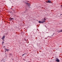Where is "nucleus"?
Instances as JSON below:
<instances>
[{
    "mask_svg": "<svg viewBox=\"0 0 62 62\" xmlns=\"http://www.w3.org/2000/svg\"><path fill=\"white\" fill-rule=\"evenodd\" d=\"M45 20H46V19L44 18V19H42V21H42V22H44H44L46 21Z\"/></svg>",
    "mask_w": 62,
    "mask_h": 62,
    "instance_id": "nucleus-1",
    "label": "nucleus"
},
{
    "mask_svg": "<svg viewBox=\"0 0 62 62\" xmlns=\"http://www.w3.org/2000/svg\"><path fill=\"white\" fill-rule=\"evenodd\" d=\"M56 61H57V62H60V61L58 59H56Z\"/></svg>",
    "mask_w": 62,
    "mask_h": 62,
    "instance_id": "nucleus-2",
    "label": "nucleus"
},
{
    "mask_svg": "<svg viewBox=\"0 0 62 62\" xmlns=\"http://www.w3.org/2000/svg\"><path fill=\"white\" fill-rule=\"evenodd\" d=\"M5 36H3V37L1 38V39H2L3 40H4V39H5Z\"/></svg>",
    "mask_w": 62,
    "mask_h": 62,
    "instance_id": "nucleus-3",
    "label": "nucleus"
},
{
    "mask_svg": "<svg viewBox=\"0 0 62 62\" xmlns=\"http://www.w3.org/2000/svg\"><path fill=\"white\" fill-rule=\"evenodd\" d=\"M39 23H44V22H42V21H39Z\"/></svg>",
    "mask_w": 62,
    "mask_h": 62,
    "instance_id": "nucleus-4",
    "label": "nucleus"
},
{
    "mask_svg": "<svg viewBox=\"0 0 62 62\" xmlns=\"http://www.w3.org/2000/svg\"><path fill=\"white\" fill-rule=\"evenodd\" d=\"M47 2L48 3H51V1H50V0H49L47 1Z\"/></svg>",
    "mask_w": 62,
    "mask_h": 62,
    "instance_id": "nucleus-5",
    "label": "nucleus"
},
{
    "mask_svg": "<svg viewBox=\"0 0 62 62\" xmlns=\"http://www.w3.org/2000/svg\"><path fill=\"white\" fill-rule=\"evenodd\" d=\"M27 4H28V6H30V3H27Z\"/></svg>",
    "mask_w": 62,
    "mask_h": 62,
    "instance_id": "nucleus-6",
    "label": "nucleus"
},
{
    "mask_svg": "<svg viewBox=\"0 0 62 62\" xmlns=\"http://www.w3.org/2000/svg\"><path fill=\"white\" fill-rule=\"evenodd\" d=\"M5 50H6V51H9V50L6 49H5Z\"/></svg>",
    "mask_w": 62,
    "mask_h": 62,
    "instance_id": "nucleus-7",
    "label": "nucleus"
},
{
    "mask_svg": "<svg viewBox=\"0 0 62 62\" xmlns=\"http://www.w3.org/2000/svg\"><path fill=\"white\" fill-rule=\"evenodd\" d=\"M11 20H14V19L13 18H11Z\"/></svg>",
    "mask_w": 62,
    "mask_h": 62,
    "instance_id": "nucleus-8",
    "label": "nucleus"
},
{
    "mask_svg": "<svg viewBox=\"0 0 62 62\" xmlns=\"http://www.w3.org/2000/svg\"><path fill=\"white\" fill-rule=\"evenodd\" d=\"M9 20H10V21H11V20H12L11 18H9Z\"/></svg>",
    "mask_w": 62,
    "mask_h": 62,
    "instance_id": "nucleus-9",
    "label": "nucleus"
},
{
    "mask_svg": "<svg viewBox=\"0 0 62 62\" xmlns=\"http://www.w3.org/2000/svg\"><path fill=\"white\" fill-rule=\"evenodd\" d=\"M24 55H25V54H23V55H22V56H23Z\"/></svg>",
    "mask_w": 62,
    "mask_h": 62,
    "instance_id": "nucleus-10",
    "label": "nucleus"
},
{
    "mask_svg": "<svg viewBox=\"0 0 62 62\" xmlns=\"http://www.w3.org/2000/svg\"><path fill=\"white\" fill-rule=\"evenodd\" d=\"M61 32H62V29L61 30Z\"/></svg>",
    "mask_w": 62,
    "mask_h": 62,
    "instance_id": "nucleus-11",
    "label": "nucleus"
},
{
    "mask_svg": "<svg viewBox=\"0 0 62 62\" xmlns=\"http://www.w3.org/2000/svg\"><path fill=\"white\" fill-rule=\"evenodd\" d=\"M3 43H4V42H2V44H3Z\"/></svg>",
    "mask_w": 62,
    "mask_h": 62,
    "instance_id": "nucleus-12",
    "label": "nucleus"
},
{
    "mask_svg": "<svg viewBox=\"0 0 62 62\" xmlns=\"http://www.w3.org/2000/svg\"><path fill=\"white\" fill-rule=\"evenodd\" d=\"M47 38H46L45 39H47Z\"/></svg>",
    "mask_w": 62,
    "mask_h": 62,
    "instance_id": "nucleus-13",
    "label": "nucleus"
},
{
    "mask_svg": "<svg viewBox=\"0 0 62 62\" xmlns=\"http://www.w3.org/2000/svg\"><path fill=\"white\" fill-rule=\"evenodd\" d=\"M61 15H62V14H61Z\"/></svg>",
    "mask_w": 62,
    "mask_h": 62,
    "instance_id": "nucleus-14",
    "label": "nucleus"
},
{
    "mask_svg": "<svg viewBox=\"0 0 62 62\" xmlns=\"http://www.w3.org/2000/svg\"><path fill=\"white\" fill-rule=\"evenodd\" d=\"M5 47V46H4V47Z\"/></svg>",
    "mask_w": 62,
    "mask_h": 62,
    "instance_id": "nucleus-15",
    "label": "nucleus"
}]
</instances>
